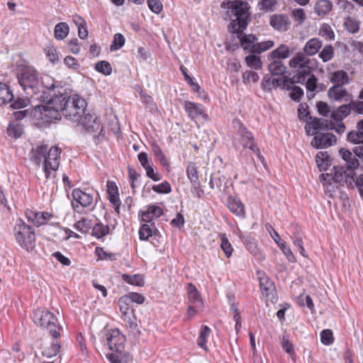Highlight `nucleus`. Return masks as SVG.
I'll return each mask as SVG.
<instances>
[{
  "label": "nucleus",
  "instance_id": "f257e3e1",
  "mask_svg": "<svg viewBox=\"0 0 363 363\" xmlns=\"http://www.w3.org/2000/svg\"><path fill=\"white\" fill-rule=\"evenodd\" d=\"M18 81L30 98L31 103L35 101L44 102L48 99L39 74L34 67H24L18 75Z\"/></svg>",
  "mask_w": 363,
  "mask_h": 363
},
{
  "label": "nucleus",
  "instance_id": "f03ea898",
  "mask_svg": "<svg viewBox=\"0 0 363 363\" xmlns=\"http://www.w3.org/2000/svg\"><path fill=\"white\" fill-rule=\"evenodd\" d=\"M65 94H54L45 105H34L35 111L50 120H60L63 115V110L67 101Z\"/></svg>",
  "mask_w": 363,
  "mask_h": 363
},
{
  "label": "nucleus",
  "instance_id": "7ed1b4c3",
  "mask_svg": "<svg viewBox=\"0 0 363 363\" xmlns=\"http://www.w3.org/2000/svg\"><path fill=\"white\" fill-rule=\"evenodd\" d=\"M232 11L235 16V19L233 20L229 26L230 32H238L244 30L250 21V6L245 1L235 0L230 3Z\"/></svg>",
  "mask_w": 363,
  "mask_h": 363
},
{
  "label": "nucleus",
  "instance_id": "20e7f679",
  "mask_svg": "<svg viewBox=\"0 0 363 363\" xmlns=\"http://www.w3.org/2000/svg\"><path fill=\"white\" fill-rule=\"evenodd\" d=\"M33 322L35 325L49 330L50 334L57 338L60 336L59 330L61 326L58 324L56 316L48 310H35L33 313Z\"/></svg>",
  "mask_w": 363,
  "mask_h": 363
},
{
  "label": "nucleus",
  "instance_id": "39448f33",
  "mask_svg": "<svg viewBox=\"0 0 363 363\" xmlns=\"http://www.w3.org/2000/svg\"><path fill=\"white\" fill-rule=\"evenodd\" d=\"M86 107V101L79 95L69 96L67 98L62 116L72 122H77L80 121L81 116L84 113Z\"/></svg>",
  "mask_w": 363,
  "mask_h": 363
},
{
  "label": "nucleus",
  "instance_id": "423d86ee",
  "mask_svg": "<svg viewBox=\"0 0 363 363\" xmlns=\"http://www.w3.org/2000/svg\"><path fill=\"white\" fill-rule=\"evenodd\" d=\"M14 235L17 242L26 250H32L35 247V233L22 220L16 222L14 226Z\"/></svg>",
  "mask_w": 363,
  "mask_h": 363
},
{
  "label": "nucleus",
  "instance_id": "0eeeda50",
  "mask_svg": "<svg viewBox=\"0 0 363 363\" xmlns=\"http://www.w3.org/2000/svg\"><path fill=\"white\" fill-rule=\"evenodd\" d=\"M187 295L189 304L187 311V318H191L196 313L203 311L204 304L199 292L192 284L188 285Z\"/></svg>",
  "mask_w": 363,
  "mask_h": 363
},
{
  "label": "nucleus",
  "instance_id": "6e6552de",
  "mask_svg": "<svg viewBox=\"0 0 363 363\" xmlns=\"http://www.w3.org/2000/svg\"><path fill=\"white\" fill-rule=\"evenodd\" d=\"M233 128L242 138V142L245 147H247L254 152H257L259 158H262L257 145L255 143V138L252 133L249 132L243 124L238 119L233 121Z\"/></svg>",
  "mask_w": 363,
  "mask_h": 363
},
{
  "label": "nucleus",
  "instance_id": "1a4fd4ad",
  "mask_svg": "<svg viewBox=\"0 0 363 363\" xmlns=\"http://www.w3.org/2000/svg\"><path fill=\"white\" fill-rule=\"evenodd\" d=\"M106 343L112 352L123 354L125 349V336L118 329H113L106 333Z\"/></svg>",
  "mask_w": 363,
  "mask_h": 363
},
{
  "label": "nucleus",
  "instance_id": "9d476101",
  "mask_svg": "<svg viewBox=\"0 0 363 363\" xmlns=\"http://www.w3.org/2000/svg\"><path fill=\"white\" fill-rule=\"evenodd\" d=\"M61 150L58 147H52L47 150L43 163V172L45 177L48 178L50 171H56L60 166Z\"/></svg>",
  "mask_w": 363,
  "mask_h": 363
},
{
  "label": "nucleus",
  "instance_id": "9b49d317",
  "mask_svg": "<svg viewBox=\"0 0 363 363\" xmlns=\"http://www.w3.org/2000/svg\"><path fill=\"white\" fill-rule=\"evenodd\" d=\"M292 84H294V82L286 76L281 78H273L267 74L263 77L262 82V89L267 91H271L277 87L289 90Z\"/></svg>",
  "mask_w": 363,
  "mask_h": 363
},
{
  "label": "nucleus",
  "instance_id": "f8f14e48",
  "mask_svg": "<svg viewBox=\"0 0 363 363\" xmlns=\"http://www.w3.org/2000/svg\"><path fill=\"white\" fill-rule=\"evenodd\" d=\"M72 195L73 197L72 208L79 213H82L84 208L90 206L93 203L92 196L79 189H74Z\"/></svg>",
  "mask_w": 363,
  "mask_h": 363
},
{
  "label": "nucleus",
  "instance_id": "ddd939ff",
  "mask_svg": "<svg viewBox=\"0 0 363 363\" xmlns=\"http://www.w3.org/2000/svg\"><path fill=\"white\" fill-rule=\"evenodd\" d=\"M84 129L89 133H99L101 131L102 127L100 120L95 114L84 113L80 118V121H77Z\"/></svg>",
  "mask_w": 363,
  "mask_h": 363
},
{
  "label": "nucleus",
  "instance_id": "4468645a",
  "mask_svg": "<svg viewBox=\"0 0 363 363\" xmlns=\"http://www.w3.org/2000/svg\"><path fill=\"white\" fill-rule=\"evenodd\" d=\"M184 107L191 120H196L197 118L207 120L208 115L206 113L204 108L201 104L185 101L184 102Z\"/></svg>",
  "mask_w": 363,
  "mask_h": 363
},
{
  "label": "nucleus",
  "instance_id": "2eb2a0df",
  "mask_svg": "<svg viewBox=\"0 0 363 363\" xmlns=\"http://www.w3.org/2000/svg\"><path fill=\"white\" fill-rule=\"evenodd\" d=\"M336 142V138L334 135L325 133H316L314 135V138L311 142L313 147L317 149L327 148Z\"/></svg>",
  "mask_w": 363,
  "mask_h": 363
},
{
  "label": "nucleus",
  "instance_id": "dca6fc26",
  "mask_svg": "<svg viewBox=\"0 0 363 363\" xmlns=\"http://www.w3.org/2000/svg\"><path fill=\"white\" fill-rule=\"evenodd\" d=\"M270 26L279 32H285L290 28L291 21L286 14H273L269 19Z\"/></svg>",
  "mask_w": 363,
  "mask_h": 363
},
{
  "label": "nucleus",
  "instance_id": "f3484780",
  "mask_svg": "<svg viewBox=\"0 0 363 363\" xmlns=\"http://www.w3.org/2000/svg\"><path fill=\"white\" fill-rule=\"evenodd\" d=\"M329 124L328 120L323 118L310 117V121L307 122L305 129L308 135H314L319 133L318 131L328 130Z\"/></svg>",
  "mask_w": 363,
  "mask_h": 363
},
{
  "label": "nucleus",
  "instance_id": "a211bd4d",
  "mask_svg": "<svg viewBox=\"0 0 363 363\" xmlns=\"http://www.w3.org/2000/svg\"><path fill=\"white\" fill-rule=\"evenodd\" d=\"M25 215L29 221L37 226L46 224L53 218V215L48 212H38L30 209L25 211Z\"/></svg>",
  "mask_w": 363,
  "mask_h": 363
},
{
  "label": "nucleus",
  "instance_id": "6ab92c4d",
  "mask_svg": "<svg viewBox=\"0 0 363 363\" xmlns=\"http://www.w3.org/2000/svg\"><path fill=\"white\" fill-rule=\"evenodd\" d=\"M339 155L345 161L347 171L350 172V174H352L359 167L360 163L357 158L358 157L354 154L353 151L351 152L347 149L341 148L339 150Z\"/></svg>",
  "mask_w": 363,
  "mask_h": 363
},
{
  "label": "nucleus",
  "instance_id": "aec40b11",
  "mask_svg": "<svg viewBox=\"0 0 363 363\" xmlns=\"http://www.w3.org/2000/svg\"><path fill=\"white\" fill-rule=\"evenodd\" d=\"M48 150L47 145H38L32 148L29 155L30 160L38 166H40L41 162L43 164Z\"/></svg>",
  "mask_w": 363,
  "mask_h": 363
},
{
  "label": "nucleus",
  "instance_id": "412c9836",
  "mask_svg": "<svg viewBox=\"0 0 363 363\" xmlns=\"http://www.w3.org/2000/svg\"><path fill=\"white\" fill-rule=\"evenodd\" d=\"M242 32L243 30L232 33H236L238 35V38L240 40V46L245 50H249L252 53V47L255 45V42L257 40V38L252 34L243 35Z\"/></svg>",
  "mask_w": 363,
  "mask_h": 363
},
{
  "label": "nucleus",
  "instance_id": "4be33fe9",
  "mask_svg": "<svg viewBox=\"0 0 363 363\" xmlns=\"http://www.w3.org/2000/svg\"><path fill=\"white\" fill-rule=\"evenodd\" d=\"M310 65H312V60L301 52L296 53L289 62V65L291 68H297L298 69H301L302 67Z\"/></svg>",
  "mask_w": 363,
  "mask_h": 363
},
{
  "label": "nucleus",
  "instance_id": "5701e85b",
  "mask_svg": "<svg viewBox=\"0 0 363 363\" xmlns=\"http://www.w3.org/2000/svg\"><path fill=\"white\" fill-rule=\"evenodd\" d=\"M348 92L342 84L333 85L328 89V96L331 101H340L345 96H348Z\"/></svg>",
  "mask_w": 363,
  "mask_h": 363
},
{
  "label": "nucleus",
  "instance_id": "b1692460",
  "mask_svg": "<svg viewBox=\"0 0 363 363\" xmlns=\"http://www.w3.org/2000/svg\"><path fill=\"white\" fill-rule=\"evenodd\" d=\"M330 174H331V180L340 185H344L347 182V179L350 177H352V174L350 172L347 173L343 167H333V171Z\"/></svg>",
  "mask_w": 363,
  "mask_h": 363
},
{
  "label": "nucleus",
  "instance_id": "393cba45",
  "mask_svg": "<svg viewBox=\"0 0 363 363\" xmlns=\"http://www.w3.org/2000/svg\"><path fill=\"white\" fill-rule=\"evenodd\" d=\"M329 79L334 85L342 84V86L350 84L352 80L347 72L342 69L330 72Z\"/></svg>",
  "mask_w": 363,
  "mask_h": 363
},
{
  "label": "nucleus",
  "instance_id": "a878e982",
  "mask_svg": "<svg viewBox=\"0 0 363 363\" xmlns=\"http://www.w3.org/2000/svg\"><path fill=\"white\" fill-rule=\"evenodd\" d=\"M242 242L245 245L247 250L255 257H257L259 259H264V256L262 255L260 250L257 247V243L255 238L251 237H242Z\"/></svg>",
  "mask_w": 363,
  "mask_h": 363
},
{
  "label": "nucleus",
  "instance_id": "bb28decb",
  "mask_svg": "<svg viewBox=\"0 0 363 363\" xmlns=\"http://www.w3.org/2000/svg\"><path fill=\"white\" fill-rule=\"evenodd\" d=\"M322 41L317 38H313L306 42L303 47V52L308 56H313L317 54L322 47Z\"/></svg>",
  "mask_w": 363,
  "mask_h": 363
},
{
  "label": "nucleus",
  "instance_id": "cd10ccee",
  "mask_svg": "<svg viewBox=\"0 0 363 363\" xmlns=\"http://www.w3.org/2000/svg\"><path fill=\"white\" fill-rule=\"evenodd\" d=\"M228 207L230 211L235 213L236 216L245 217V207L240 200L233 196L228 197Z\"/></svg>",
  "mask_w": 363,
  "mask_h": 363
},
{
  "label": "nucleus",
  "instance_id": "c85d7f7f",
  "mask_svg": "<svg viewBox=\"0 0 363 363\" xmlns=\"http://www.w3.org/2000/svg\"><path fill=\"white\" fill-rule=\"evenodd\" d=\"M313 67L312 65L302 67L301 69H297L296 74L293 77L292 81L299 84H304L308 77L313 75L312 74Z\"/></svg>",
  "mask_w": 363,
  "mask_h": 363
},
{
  "label": "nucleus",
  "instance_id": "c756f323",
  "mask_svg": "<svg viewBox=\"0 0 363 363\" xmlns=\"http://www.w3.org/2000/svg\"><path fill=\"white\" fill-rule=\"evenodd\" d=\"M163 213L162 209L157 206L151 205L147 207V210L142 215V220L145 222H150L154 218H158Z\"/></svg>",
  "mask_w": 363,
  "mask_h": 363
},
{
  "label": "nucleus",
  "instance_id": "7c9ffc66",
  "mask_svg": "<svg viewBox=\"0 0 363 363\" xmlns=\"http://www.w3.org/2000/svg\"><path fill=\"white\" fill-rule=\"evenodd\" d=\"M186 174L189 179L192 186L195 189H198L200 187L199 178L197 171V167L194 163H189L186 167Z\"/></svg>",
  "mask_w": 363,
  "mask_h": 363
},
{
  "label": "nucleus",
  "instance_id": "2f4dec72",
  "mask_svg": "<svg viewBox=\"0 0 363 363\" xmlns=\"http://www.w3.org/2000/svg\"><path fill=\"white\" fill-rule=\"evenodd\" d=\"M261 290L268 296L275 289L274 283L264 273L258 272Z\"/></svg>",
  "mask_w": 363,
  "mask_h": 363
},
{
  "label": "nucleus",
  "instance_id": "473e14b6",
  "mask_svg": "<svg viewBox=\"0 0 363 363\" xmlns=\"http://www.w3.org/2000/svg\"><path fill=\"white\" fill-rule=\"evenodd\" d=\"M291 56V51L288 45L281 44L277 49L270 53V57L273 60L286 59Z\"/></svg>",
  "mask_w": 363,
  "mask_h": 363
},
{
  "label": "nucleus",
  "instance_id": "72a5a7b5",
  "mask_svg": "<svg viewBox=\"0 0 363 363\" xmlns=\"http://www.w3.org/2000/svg\"><path fill=\"white\" fill-rule=\"evenodd\" d=\"M333 4L329 0H319L315 5L314 11L318 16H325L330 12Z\"/></svg>",
  "mask_w": 363,
  "mask_h": 363
},
{
  "label": "nucleus",
  "instance_id": "f704fd0d",
  "mask_svg": "<svg viewBox=\"0 0 363 363\" xmlns=\"http://www.w3.org/2000/svg\"><path fill=\"white\" fill-rule=\"evenodd\" d=\"M352 111V107L351 104L342 105L332 114V119L337 122L342 121Z\"/></svg>",
  "mask_w": 363,
  "mask_h": 363
},
{
  "label": "nucleus",
  "instance_id": "c9c22d12",
  "mask_svg": "<svg viewBox=\"0 0 363 363\" xmlns=\"http://www.w3.org/2000/svg\"><path fill=\"white\" fill-rule=\"evenodd\" d=\"M13 99V94L9 86L0 82V105H5Z\"/></svg>",
  "mask_w": 363,
  "mask_h": 363
},
{
  "label": "nucleus",
  "instance_id": "e433bc0d",
  "mask_svg": "<svg viewBox=\"0 0 363 363\" xmlns=\"http://www.w3.org/2000/svg\"><path fill=\"white\" fill-rule=\"evenodd\" d=\"M211 332V330L208 326L202 325L200 330L199 337L197 339L198 345L205 351H208L206 343Z\"/></svg>",
  "mask_w": 363,
  "mask_h": 363
},
{
  "label": "nucleus",
  "instance_id": "4c0bfd02",
  "mask_svg": "<svg viewBox=\"0 0 363 363\" xmlns=\"http://www.w3.org/2000/svg\"><path fill=\"white\" fill-rule=\"evenodd\" d=\"M69 28L67 23L60 22L54 28V35L57 40H64L69 34Z\"/></svg>",
  "mask_w": 363,
  "mask_h": 363
},
{
  "label": "nucleus",
  "instance_id": "58836bf2",
  "mask_svg": "<svg viewBox=\"0 0 363 363\" xmlns=\"http://www.w3.org/2000/svg\"><path fill=\"white\" fill-rule=\"evenodd\" d=\"M268 69L272 75H282L286 72V67L283 62L279 60H274L273 62H270L268 65Z\"/></svg>",
  "mask_w": 363,
  "mask_h": 363
},
{
  "label": "nucleus",
  "instance_id": "ea45409f",
  "mask_svg": "<svg viewBox=\"0 0 363 363\" xmlns=\"http://www.w3.org/2000/svg\"><path fill=\"white\" fill-rule=\"evenodd\" d=\"M315 162L317 166L320 171H325L330 165V156L327 152H319L315 157Z\"/></svg>",
  "mask_w": 363,
  "mask_h": 363
},
{
  "label": "nucleus",
  "instance_id": "a19ab883",
  "mask_svg": "<svg viewBox=\"0 0 363 363\" xmlns=\"http://www.w3.org/2000/svg\"><path fill=\"white\" fill-rule=\"evenodd\" d=\"M294 232L292 233L291 235H290V238L293 240L294 245L297 247L300 254L303 257H306V255H305V250L303 246L302 238L299 235L300 228L297 225L294 226Z\"/></svg>",
  "mask_w": 363,
  "mask_h": 363
},
{
  "label": "nucleus",
  "instance_id": "79ce46f5",
  "mask_svg": "<svg viewBox=\"0 0 363 363\" xmlns=\"http://www.w3.org/2000/svg\"><path fill=\"white\" fill-rule=\"evenodd\" d=\"M344 26L350 33H356L359 30L360 22L354 17L348 16L345 18Z\"/></svg>",
  "mask_w": 363,
  "mask_h": 363
},
{
  "label": "nucleus",
  "instance_id": "37998d69",
  "mask_svg": "<svg viewBox=\"0 0 363 363\" xmlns=\"http://www.w3.org/2000/svg\"><path fill=\"white\" fill-rule=\"evenodd\" d=\"M118 306L122 313V317L127 315L129 313H134L130 299L125 296H123L119 298Z\"/></svg>",
  "mask_w": 363,
  "mask_h": 363
},
{
  "label": "nucleus",
  "instance_id": "c03bdc74",
  "mask_svg": "<svg viewBox=\"0 0 363 363\" xmlns=\"http://www.w3.org/2000/svg\"><path fill=\"white\" fill-rule=\"evenodd\" d=\"M122 279L131 285L138 286H142L144 285L143 277L139 274L133 275L124 274L122 275Z\"/></svg>",
  "mask_w": 363,
  "mask_h": 363
},
{
  "label": "nucleus",
  "instance_id": "a18cd8bd",
  "mask_svg": "<svg viewBox=\"0 0 363 363\" xmlns=\"http://www.w3.org/2000/svg\"><path fill=\"white\" fill-rule=\"evenodd\" d=\"M335 55V49L331 45H326L319 53V57L323 62L332 60Z\"/></svg>",
  "mask_w": 363,
  "mask_h": 363
},
{
  "label": "nucleus",
  "instance_id": "49530a36",
  "mask_svg": "<svg viewBox=\"0 0 363 363\" xmlns=\"http://www.w3.org/2000/svg\"><path fill=\"white\" fill-rule=\"evenodd\" d=\"M291 17L296 22V26H301L306 19L305 11L301 8L294 9L291 11Z\"/></svg>",
  "mask_w": 363,
  "mask_h": 363
},
{
  "label": "nucleus",
  "instance_id": "de8ad7c7",
  "mask_svg": "<svg viewBox=\"0 0 363 363\" xmlns=\"http://www.w3.org/2000/svg\"><path fill=\"white\" fill-rule=\"evenodd\" d=\"M274 43L272 40H266L261 43H255L252 47V53L260 54L274 46Z\"/></svg>",
  "mask_w": 363,
  "mask_h": 363
},
{
  "label": "nucleus",
  "instance_id": "09e8293b",
  "mask_svg": "<svg viewBox=\"0 0 363 363\" xmlns=\"http://www.w3.org/2000/svg\"><path fill=\"white\" fill-rule=\"evenodd\" d=\"M44 52L48 57V60L52 63L55 64L59 61V55L57 51V49L52 45H47L44 48Z\"/></svg>",
  "mask_w": 363,
  "mask_h": 363
},
{
  "label": "nucleus",
  "instance_id": "8fccbe9b",
  "mask_svg": "<svg viewBox=\"0 0 363 363\" xmlns=\"http://www.w3.org/2000/svg\"><path fill=\"white\" fill-rule=\"evenodd\" d=\"M152 150L155 157L160 162L164 167H169L167 160L161 148L156 143L152 145Z\"/></svg>",
  "mask_w": 363,
  "mask_h": 363
},
{
  "label": "nucleus",
  "instance_id": "3c124183",
  "mask_svg": "<svg viewBox=\"0 0 363 363\" xmlns=\"http://www.w3.org/2000/svg\"><path fill=\"white\" fill-rule=\"evenodd\" d=\"M109 233V227L102 223H96L92 228V235L96 238H101Z\"/></svg>",
  "mask_w": 363,
  "mask_h": 363
},
{
  "label": "nucleus",
  "instance_id": "603ef678",
  "mask_svg": "<svg viewBox=\"0 0 363 363\" xmlns=\"http://www.w3.org/2000/svg\"><path fill=\"white\" fill-rule=\"evenodd\" d=\"M7 132L11 137L20 138L23 132V125L20 123H11L8 127Z\"/></svg>",
  "mask_w": 363,
  "mask_h": 363
},
{
  "label": "nucleus",
  "instance_id": "864d4df0",
  "mask_svg": "<svg viewBox=\"0 0 363 363\" xmlns=\"http://www.w3.org/2000/svg\"><path fill=\"white\" fill-rule=\"evenodd\" d=\"M220 248L225 253L226 257L229 258L231 257L234 250L225 234L221 235Z\"/></svg>",
  "mask_w": 363,
  "mask_h": 363
},
{
  "label": "nucleus",
  "instance_id": "5fc2aeb1",
  "mask_svg": "<svg viewBox=\"0 0 363 363\" xmlns=\"http://www.w3.org/2000/svg\"><path fill=\"white\" fill-rule=\"evenodd\" d=\"M245 62L248 67L255 69H261L262 65L260 57L254 55L247 56Z\"/></svg>",
  "mask_w": 363,
  "mask_h": 363
},
{
  "label": "nucleus",
  "instance_id": "6e6d98bb",
  "mask_svg": "<svg viewBox=\"0 0 363 363\" xmlns=\"http://www.w3.org/2000/svg\"><path fill=\"white\" fill-rule=\"evenodd\" d=\"M316 106L319 114L323 116L330 117L332 118V114L334 113V111H331L330 107L326 102L318 101Z\"/></svg>",
  "mask_w": 363,
  "mask_h": 363
},
{
  "label": "nucleus",
  "instance_id": "4d7b16f0",
  "mask_svg": "<svg viewBox=\"0 0 363 363\" xmlns=\"http://www.w3.org/2000/svg\"><path fill=\"white\" fill-rule=\"evenodd\" d=\"M95 69L97 72L104 75H110L112 72V67L107 61H100L95 65Z\"/></svg>",
  "mask_w": 363,
  "mask_h": 363
},
{
  "label": "nucleus",
  "instance_id": "13d9d810",
  "mask_svg": "<svg viewBox=\"0 0 363 363\" xmlns=\"http://www.w3.org/2000/svg\"><path fill=\"white\" fill-rule=\"evenodd\" d=\"M60 349V345L57 342H53L50 347L44 348L42 351V354L45 357H52L59 352Z\"/></svg>",
  "mask_w": 363,
  "mask_h": 363
},
{
  "label": "nucleus",
  "instance_id": "bf43d9fd",
  "mask_svg": "<svg viewBox=\"0 0 363 363\" xmlns=\"http://www.w3.org/2000/svg\"><path fill=\"white\" fill-rule=\"evenodd\" d=\"M317 82L318 79L317 77L313 74L310 77H308L306 80V87L308 92H310L309 96H314V94L313 93L315 89H317Z\"/></svg>",
  "mask_w": 363,
  "mask_h": 363
},
{
  "label": "nucleus",
  "instance_id": "052dcab7",
  "mask_svg": "<svg viewBox=\"0 0 363 363\" xmlns=\"http://www.w3.org/2000/svg\"><path fill=\"white\" fill-rule=\"evenodd\" d=\"M123 320L131 330H138V324L136 323V317L135 313H129L122 317Z\"/></svg>",
  "mask_w": 363,
  "mask_h": 363
},
{
  "label": "nucleus",
  "instance_id": "680f3d73",
  "mask_svg": "<svg viewBox=\"0 0 363 363\" xmlns=\"http://www.w3.org/2000/svg\"><path fill=\"white\" fill-rule=\"evenodd\" d=\"M125 37L121 33H116L114 35L113 40L111 45V50H117L121 48L125 44Z\"/></svg>",
  "mask_w": 363,
  "mask_h": 363
},
{
  "label": "nucleus",
  "instance_id": "e2e57ef3",
  "mask_svg": "<svg viewBox=\"0 0 363 363\" xmlns=\"http://www.w3.org/2000/svg\"><path fill=\"white\" fill-rule=\"evenodd\" d=\"M321 342L325 345H330L334 342L333 334L331 330H323L320 333Z\"/></svg>",
  "mask_w": 363,
  "mask_h": 363
},
{
  "label": "nucleus",
  "instance_id": "0e129e2a",
  "mask_svg": "<svg viewBox=\"0 0 363 363\" xmlns=\"http://www.w3.org/2000/svg\"><path fill=\"white\" fill-rule=\"evenodd\" d=\"M320 34L329 40L335 39V33L331 26L328 23H323L320 28Z\"/></svg>",
  "mask_w": 363,
  "mask_h": 363
},
{
  "label": "nucleus",
  "instance_id": "69168bd1",
  "mask_svg": "<svg viewBox=\"0 0 363 363\" xmlns=\"http://www.w3.org/2000/svg\"><path fill=\"white\" fill-rule=\"evenodd\" d=\"M152 189L158 194H169L172 191V188L169 182H164L160 184L154 185Z\"/></svg>",
  "mask_w": 363,
  "mask_h": 363
},
{
  "label": "nucleus",
  "instance_id": "338daca9",
  "mask_svg": "<svg viewBox=\"0 0 363 363\" xmlns=\"http://www.w3.org/2000/svg\"><path fill=\"white\" fill-rule=\"evenodd\" d=\"M152 235V230L150 225L143 224L139 230V236L140 240H146Z\"/></svg>",
  "mask_w": 363,
  "mask_h": 363
},
{
  "label": "nucleus",
  "instance_id": "774afa93",
  "mask_svg": "<svg viewBox=\"0 0 363 363\" xmlns=\"http://www.w3.org/2000/svg\"><path fill=\"white\" fill-rule=\"evenodd\" d=\"M347 140L355 144L356 145H359V143L363 142V134L358 131H350L347 134Z\"/></svg>",
  "mask_w": 363,
  "mask_h": 363
}]
</instances>
